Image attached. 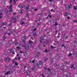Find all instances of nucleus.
Masks as SVG:
<instances>
[{
	"mask_svg": "<svg viewBox=\"0 0 77 77\" xmlns=\"http://www.w3.org/2000/svg\"><path fill=\"white\" fill-rule=\"evenodd\" d=\"M45 53H47L48 52V50H47V49H46L45 50Z\"/></svg>",
	"mask_w": 77,
	"mask_h": 77,
	"instance_id": "26",
	"label": "nucleus"
},
{
	"mask_svg": "<svg viewBox=\"0 0 77 77\" xmlns=\"http://www.w3.org/2000/svg\"><path fill=\"white\" fill-rule=\"evenodd\" d=\"M16 48H17V49H18V50H20V47H19V46L17 47Z\"/></svg>",
	"mask_w": 77,
	"mask_h": 77,
	"instance_id": "39",
	"label": "nucleus"
},
{
	"mask_svg": "<svg viewBox=\"0 0 77 77\" xmlns=\"http://www.w3.org/2000/svg\"><path fill=\"white\" fill-rule=\"evenodd\" d=\"M18 42H17V43H15L14 44V45H15V46H17L18 45Z\"/></svg>",
	"mask_w": 77,
	"mask_h": 77,
	"instance_id": "19",
	"label": "nucleus"
},
{
	"mask_svg": "<svg viewBox=\"0 0 77 77\" xmlns=\"http://www.w3.org/2000/svg\"><path fill=\"white\" fill-rule=\"evenodd\" d=\"M13 2H14L15 5L16 4V2H15V0H13Z\"/></svg>",
	"mask_w": 77,
	"mask_h": 77,
	"instance_id": "38",
	"label": "nucleus"
},
{
	"mask_svg": "<svg viewBox=\"0 0 77 77\" xmlns=\"http://www.w3.org/2000/svg\"><path fill=\"white\" fill-rule=\"evenodd\" d=\"M12 0H10V3H12Z\"/></svg>",
	"mask_w": 77,
	"mask_h": 77,
	"instance_id": "63",
	"label": "nucleus"
},
{
	"mask_svg": "<svg viewBox=\"0 0 77 77\" xmlns=\"http://www.w3.org/2000/svg\"><path fill=\"white\" fill-rule=\"evenodd\" d=\"M44 37H42L40 38V39H41L40 43H42V41H43V40H44Z\"/></svg>",
	"mask_w": 77,
	"mask_h": 77,
	"instance_id": "12",
	"label": "nucleus"
},
{
	"mask_svg": "<svg viewBox=\"0 0 77 77\" xmlns=\"http://www.w3.org/2000/svg\"><path fill=\"white\" fill-rule=\"evenodd\" d=\"M22 47H25L26 50H29V43H27L26 44L24 43L22 45Z\"/></svg>",
	"mask_w": 77,
	"mask_h": 77,
	"instance_id": "2",
	"label": "nucleus"
},
{
	"mask_svg": "<svg viewBox=\"0 0 77 77\" xmlns=\"http://www.w3.org/2000/svg\"><path fill=\"white\" fill-rule=\"evenodd\" d=\"M32 69L33 71H34V70H35V66L33 67L32 68Z\"/></svg>",
	"mask_w": 77,
	"mask_h": 77,
	"instance_id": "18",
	"label": "nucleus"
},
{
	"mask_svg": "<svg viewBox=\"0 0 77 77\" xmlns=\"http://www.w3.org/2000/svg\"><path fill=\"white\" fill-rule=\"evenodd\" d=\"M74 22H75V23H77V21L76 20H74Z\"/></svg>",
	"mask_w": 77,
	"mask_h": 77,
	"instance_id": "58",
	"label": "nucleus"
},
{
	"mask_svg": "<svg viewBox=\"0 0 77 77\" xmlns=\"http://www.w3.org/2000/svg\"><path fill=\"white\" fill-rule=\"evenodd\" d=\"M15 60H13V63H15Z\"/></svg>",
	"mask_w": 77,
	"mask_h": 77,
	"instance_id": "42",
	"label": "nucleus"
},
{
	"mask_svg": "<svg viewBox=\"0 0 77 77\" xmlns=\"http://www.w3.org/2000/svg\"><path fill=\"white\" fill-rule=\"evenodd\" d=\"M53 2L52 0H49L50 2Z\"/></svg>",
	"mask_w": 77,
	"mask_h": 77,
	"instance_id": "61",
	"label": "nucleus"
},
{
	"mask_svg": "<svg viewBox=\"0 0 77 77\" xmlns=\"http://www.w3.org/2000/svg\"><path fill=\"white\" fill-rule=\"evenodd\" d=\"M33 59V58H32L31 60L29 61V63H35V59L32 60Z\"/></svg>",
	"mask_w": 77,
	"mask_h": 77,
	"instance_id": "7",
	"label": "nucleus"
},
{
	"mask_svg": "<svg viewBox=\"0 0 77 77\" xmlns=\"http://www.w3.org/2000/svg\"><path fill=\"white\" fill-rule=\"evenodd\" d=\"M42 77H45V76H44V74H42Z\"/></svg>",
	"mask_w": 77,
	"mask_h": 77,
	"instance_id": "37",
	"label": "nucleus"
},
{
	"mask_svg": "<svg viewBox=\"0 0 77 77\" xmlns=\"http://www.w3.org/2000/svg\"><path fill=\"white\" fill-rule=\"evenodd\" d=\"M2 24H3L4 25H5V23L4 22H2Z\"/></svg>",
	"mask_w": 77,
	"mask_h": 77,
	"instance_id": "35",
	"label": "nucleus"
},
{
	"mask_svg": "<svg viewBox=\"0 0 77 77\" xmlns=\"http://www.w3.org/2000/svg\"><path fill=\"white\" fill-rule=\"evenodd\" d=\"M12 54H15V53L13 51L12 52Z\"/></svg>",
	"mask_w": 77,
	"mask_h": 77,
	"instance_id": "48",
	"label": "nucleus"
},
{
	"mask_svg": "<svg viewBox=\"0 0 77 77\" xmlns=\"http://www.w3.org/2000/svg\"><path fill=\"white\" fill-rule=\"evenodd\" d=\"M65 6L66 10H67V9H70V8H71L70 6L67 5V4H66Z\"/></svg>",
	"mask_w": 77,
	"mask_h": 77,
	"instance_id": "5",
	"label": "nucleus"
},
{
	"mask_svg": "<svg viewBox=\"0 0 77 77\" xmlns=\"http://www.w3.org/2000/svg\"><path fill=\"white\" fill-rule=\"evenodd\" d=\"M56 34H57V32H58V31H57V30L56 31Z\"/></svg>",
	"mask_w": 77,
	"mask_h": 77,
	"instance_id": "54",
	"label": "nucleus"
},
{
	"mask_svg": "<svg viewBox=\"0 0 77 77\" xmlns=\"http://www.w3.org/2000/svg\"><path fill=\"white\" fill-rule=\"evenodd\" d=\"M26 38H27V37L26 36H25V37H23V38H24V39H26Z\"/></svg>",
	"mask_w": 77,
	"mask_h": 77,
	"instance_id": "44",
	"label": "nucleus"
},
{
	"mask_svg": "<svg viewBox=\"0 0 77 77\" xmlns=\"http://www.w3.org/2000/svg\"><path fill=\"white\" fill-rule=\"evenodd\" d=\"M3 39L4 41H5V40L6 39V37L5 36H4L3 37Z\"/></svg>",
	"mask_w": 77,
	"mask_h": 77,
	"instance_id": "30",
	"label": "nucleus"
},
{
	"mask_svg": "<svg viewBox=\"0 0 77 77\" xmlns=\"http://www.w3.org/2000/svg\"><path fill=\"white\" fill-rule=\"evenodd\" d=\"M61 69L62 71H65V69L63 67H61Z\"/></svg>",
	"mask_w": 77,
	"mask_h": 77,
	"instance_id": "16",
	"label": "nucleus"
},
{
	"mask_svg": "<svg viewBox=\"0 0 77 77\" xmlns=\"http://www.w3.org/2000/svg\"><path fill=\"white\" fill-rule=\"evenodd\" d=\"M62 47H64V48H65V44H63L62 45Z\"/></svg>",
	"mask_w": 77,
	"mask_h": 77,
	"instance_id": "28",
	"label": "nucleus"
},
{
	"mask_svg": "<svg viewBox=\"0 0 77 77\" xmlns=\"http://www.w3.org/2000/svg\"><path fill=\"white\" fill-rule=\"evenodd\" d=\"M51 12H53H53H54V11H54L53 10V9H52L51 10Z\"/></svg>",
	"mask_w": 77,
	"mask_h": 77,
	"instance_id": "34",
	"label": "nucleus"
},
{
	"mask_svg": "<svg viewBox=\"0 0 77 77\" xmlns=\"http://www.w3.org/2000/svg\"><path fill=\"white\" fill-rule=\"evenodd\" d=\"M74 67V66H73V65H72L70 67V68H72Z\"/></svg>",
	"mask_w": 77,
	"mask_h": 77,
	"instance_id": "41",
	"label": "nucleus"
},
{
	"mask_svg": "<svg viewBox=\"0 0 77 77\" xmlns=\"http://www.w3.org/2000/svg\"><path fill=\"white\" fill-rule=\"evenodd\" d=\"M12 50H13V49H12V48H11V49H10V50L8 49L7 50V51L6 52L9 53V51H10V53H11V52L12 51Z\"/></svg>",
	"mask_w": 77,
	"mask_h": 77,
	"instance_id": "8",
	"label": "nucleus"
},
{
	"mask_svg": "<svg viewBox=\"0 0 77 77\" xmlns=\"http://www.w3.org/2000/svg\"><path fill=\"white\" fill-rule=\"evenodd\" d=\"M20 53H24V52H22L21 51H20Z\"/></svg>",
	"mask_w": 77,
	"mask_h": 77,
	"instance_id": "32",
	"label": "nucleus"
},
{
	"mask_svg": "<svg viewBox=\"0 0 77 77\" xmlns=\"http://www.w3.org/2000/svg\"><path fill=\"white\" fill-rule=\"evenodd\" d=\"M65 35H66V34H64V36L63 37V38H64V39H65V38H68V36H66V38H65Z\"/></svg>",
	"mask_w": 77,
	"mask_h": 77,
	"instance_id": "15",
	"label": "nucleus"
},
{
	"mask_svg": "<svg viewBox=\"0 0 77 77\" xmlns=\"http://www.w3.org/2000/svg\"><path fill=\"white\" fill-rule=\"evenodd\" d=\"M8 9H10V12H12V5H11L8 8Z\"/></svg>",
	"mask_w": 77,
	"mask_h": 77,
	"instance_id": "6",
	"label": "nucleus"
},
{
	"mask_svg": "<svg viewBox=\"0 0 77 77\" xmlns=\"http://www.w3.org/2000/svg\"><path fill=\"white\" fill-rule=\"evenodd\" d=\"M12 20H14L13 23H15V20H16V18H13L12 20H10V22H11Z\"/></svg>",
	"mask_w": 77,
	"mask_h": 77,
	"instance_id": "10",
	"label": "nucleus"
},
{
	"mask_svg": "<svg viewBox=\"0 0 77 77\" xmlns=\"http://www.w3.org/2000/svg\"><path fill=\"white\" fill-rule=\"evenodd\" d=\"M38 48H39V50H40V46H38Z\"/></svg>",
	"mask_w": 77,
	"mask_h": 77,
	"instance_id": "53",
	"label": "nucleus"
},
{
	"mask_svg": "<svg viewBox=\"0 0 77 77\" xmlns=\"http://www.w3.org/2000/svg\"><path fill=\"white\" fill-rule=\"evenodd\" d=\"M22 42H25V40H22Z\"/></svg>",
	"mask_w": 77,
	"mask_h": 77,
	"instance_id": "60",
	"label": "nucleus"
},
{
	"mask_svg": "<svg viewBox=\"0 0 77 77\" xmlns=\"http://www.w3.org/2000/svg\"><path fill=\"white\" fill-rule=\"evenodd\" d=\"M35 11H37V9H35L34 10Z\"/></svg>",
	"mask_w": 77,
	"mask_h": 77,
	"instance_id": "59",
	"label": "nucleus"
},
{
	"mask_svg": "<svg viewBox=\"0 0 77 77\" xmlns=\"http://www.w3.org/2000/svg\"><path fill=\"white\" fill-rule=\"evenodd\" d=\"M13 15H16V13L15 12H14L13 13Z\"/></svg>",
	"mask_w": 77,
	"mask_h": 77,
	"instance_id": "36",
	"label": "nucleus"
},
{
	"mask_svg": "<svg viewBox=\"0 0 77 77\" xmlns=\"http://www.w3.org/2000/svg\"><path fill=\"white\" fill-rule=\"evenodd\" d=\"M58 25V23H55V24L54 25L55 26H56Z\"/></svg>",
	"mask_w": 77,
	"mask_h": 77,
	"instance_id": "31",
	"label": "nucleus"
},
{
	"mask_svg": "<svg viewBox=\"0 0 77 77\" xmlns=\"http://www.w3.org/2000/svg\"><path fill=\"white\" fill-rule=\"evenodd\" d=\"M14 63L15 65H16V66H18V63L17 62H15Z\"/></svg>",
	"mask_w": 77,
	"mask_h": 77,
	"instance_id": "23",
	"label": "nucleus"
},
{
	"mask_svg": "<svg viewBox=\"0 0 77 77\" xmlns=\"http://www.w3.org/2000/svg\"><path fill=\"white\" fill-rule=\"evenodd\" d=\"M10 30H11V29L9 28L8 29V30H9L10 32H11V31H10Z\"/></svg>",
	"mask_w": 77,
	"mask_h": 77,
	"instance_id": "57",
	"label": "nucleus"
},
{
	"mask_svg": "<svg viewBox=\"0 0 77 77\" xmlns=\"http://www.w3.org/2000/svg\"><path fill=\"white\" fill-rule=\"evenodd\" d=\"M56 67H60V66L59 65H57L56 66H55Z\"/></svg>",
	"mask_w": 77,
	"mask_h": 77,
	"instance_id": "33",
	"label": "nucleus"
},
{
	"mask_svg": "<svg viewBox=\"0 0 77 77\" xmlns=\"http://www.w3.org/2000/svg\"><path fill=\"white\" fill-rule=\"evenodd\" d=\"M5 62H9L10 61V60H11V58L9 57H8L7 58H5Z\"/></svg>",
	"mask_w": 77,
	"mask_h": 77,
	"instance_id": "4",
	"label": "nucleus"
},
{
	"mask_svg": "<svg viewBox=\"0 0 77 77\" xmlns=\"http://www.w3.org/2000/svg\"><path fill=\"white\" fill-rule=\"evenodd\" d=\"M72 56V54H69V56Z\"/></svg>",
	"mask_w": 77,
	"mask_h": 77,
	"instance_id": "46",
	"label": "nucleus"
},
{
	"mask_svg": "<svg viewBox=\"0 0 77 77\" xmlns=\"http://www.w3.org/2000/svg\"><path fill=\"white\" fill-rule=\"evenodd\" d=\"M37 34L36 32H34L33 33V35L34 36V37H35L36 36Z\"/></svg>",
	"mask_w": 77,
	"mask_h": 77,
	"instance_id": "17",
	"label": "nucleus"
},
{
	"mask_svg": "<svg viewBox=\"0 0 77 77\" xmlns=\"http://www.w3.org/2000/svg\"><path fill=\"white\" fill-rule=\"evenodd\" d=\"M64 17H67L68 15V14L67 13V12L66 11V13H64Z\"/></svg>",
	"mask_w": 77,
	"mask_h": 77,
	"instance_id": "13",
	"label": "nucleus"
},
{
	"mask_svg": "<svg viewBox=\"0 0 77 77\" xmlns=\"http://www.w3.org/2000/svg\"><path fill=\"white\" fill-rule=\"evenodd\" d=\"M36 28H35V29H33V31H36Z\"/></svg>",
	"mask_w": 77,
	"mask_h": 77,
	"instance_id": "49",
	"label": "nucleus"
},
{
	"mask_svg": "<svg viewBox=\"0 0 77 77\" xmlns=\"http://www.w3.org/2000/svg\"><path fill=\"white\" fill-rule=\"evenodd\" d=\"M2 16H0V19H2Z\"/></svg>",
	"mask_w": 77,
	"mask_h": 77,
	"instance_id": "56",
	"label": "nucleus"
},
{
	"mask_svg": "<svg viewBox=\"0 0 77 77\" xmlns=\"http://www.w3.org/2000/svg\"><path fill=\"white\" fill-rule=\"evenodd\" d=\"M30 71L29 70H27L26 71V72H25V73L27 74V75H29V73H30Z\"/></svg>",
	"mask_w": 77,
	"mask_h": 77,
	"instance_id": "9",
	"label": "nucleus"
},
{
	"mask_svg": "<svg viewBox=\"0 0 77 77\" xmlns=\"http://www.w3.org/2000/svg\"><path fill=\"white\" fill-rule=\"evenodd\" d=\"M37 54H40V52H37Z\"/></svg>",
	"mask_w": 77,
	"mask_h": 77,
	"instance_id": "52",
	"label": "nucleus"
},
{
	"mask_svg": "<svg viewBox=\"0 0 77 77\" xmlns=\"http://www.w3.org/2000/svg\"><path fill=\"white\" fill-rule=\"evenodd\" d=\"M2 12H1L0 14V16H2Z\"/></svg>",
	"mask_w": 77,
	"mask_h": 77,
	"instance_id": "50",
	"label": "nucleus"
},
{
	"mask_svg": "<svg viewBox=\"0 0 77 77\" xmlns=\"http://www.w3.org/2000/svg\"><path fill=\"white\" fill-rule=\"evenodd\" d=\"M48 60V59H45V62H46V61H47V60Z\"/></svg>",
	"mask_w": 77,
	"mask_h": 77,
	"instance_id": "45",
	"label": "nucleus"
},
{
	"mask_svg": "<svg viewBox=\"0 0 77 77\" xmlns=\"http://www.w3.org/2000/svg\"><path fill=\"white\" fill-rule=\"evenodd\" d=\"M18 60H20V57H19L18 58Z\"/></svg>",
	"mask_w": 77,
	"mask_h": 77,
	"instance_id": "64",
	"label": "nucleus"
},
{
	"mask_svg": "<svg viewBox=\"0 0 77 77\" xmlns=\"http://www.w3.org/2000/svg\"><path fill=\"white\" fill-rule=\"evenodd\" d=\"M73 9L74 10H76L77 9V7L75 6H74L73 7Z\"/></svg>",
	"mask_w": 77,
	"mask_h": 77,
	"instance_id": "21",
	"label": "nucleus"
},
{
	"mask_svg": "<svg viewBox=\"0 0 77 77\" xmlns=\"http://www.w3.org/2000/svg\"><path fill=\"white\" fill-rule=\"evenodd\" d=\"M19 8H24L25 9H26V12H28V9H29V7H30V5H27V6L26 7L25 5H23V6H21V5H20L18 6Z\"/></svg>",
	"mask_w": 77,
	"mask_h": 77,
	"instance_id": "1",
	"label": "nucleus"
},
{
	"mask_svg": "<svg viewBox=\"0 0 77 77\" xmlns=\"http://www.w3.org/2000/svg\"><path fill=\"white\" fill-rule=\"evenodd\" d=\"M13 42H14L13 41H12V40H10L9 41V45H12V44H13Z\"/></svg>",
	"mask_w": 77,
	"mask_h": 77,
	"instance_id": "11",
	"label": "nucleus"
},
{
	"mask_svg": "<svg viewBox=\"0 0 77 77\" xmlns=\"http://www.w3.org/2000/svg\"><path fill=\"white\" fill-rule=\"evenodd\" d=\"M19 13H21L22 14H23V11H22V10L20 11H19Z\"/></svg>",
	"mask_w": 77,
	"mask_h": 77,
	"instance_id": "29",
	"label": "nucleus"
},
{
	"mask_svg": "<svg viewBox=\"0 0 77 77\" xmlns=\"http://www.w3.org/2000/svg\"><path fill=\"white\" fill-rule=\"evenodd\" d=\"M14 59H15V60H17V57H15Z\"/></svg>",
	"mask_w": 77,
	"mask_h": 77,
	"instance_id": "62",
	"label": "nucleus"
},
{
	"mask_svg": "<svg viewBox=\"0 0 77 77\" xmlns=\"http://www.w3.org/2000/svg\"><path fill=\"white\" fill-rule=\"evenodd\" d=\"M26 17L27 18H28L29 17V14H27L26 15Z\"/></svg>",
	"mask_w": 77,
	"mask_h": 77,
	"instance_id": "25",
	"label": "nucleus"
},
{
	"mask_svg": "<svg viewBox=\"0 0 77 77\" xmlns=\"http://www.w3.org/2000/svg\"><path fill=\"white\" fill-rule=\"evenodd\" d=\"M11 73V72L8 71L5 74V75H8V74H10Z\"/></svg>",
	"mask_w": 77,
	"mask_h": 77,
	"instance_id": "14",
	"label": "nucleus"
},
{
	"mask_svg": "<svg viewBox=\"0 0 77 77\" xmlns=\"http://www.w3.org/2000/svg\"><path fill=\"white\" fill-rule=\"evenodd\" d=\"M48 17H50V18H51V16L50 15H48Z\"/></svg>",
	"mask_w": 77,
	"mask_h": 77,
	"instance_id": "51",
	"label": "nucleus"
},
{
	"mask_svg": "<svg viewBox=\"0 0 77 77\" xmlns=\"http://www.w3.org/2000/svg\"><path fill=\"white\" fill-rule=\"evenodd\" d=\"M29 43L30 44H32V43H33V42H32L31 40H29Z\"/></svg>",
	"mask_w": 77,
	"mask_h": 77,
	"instance_id": "20",
	"label": "nucleus"
},
{
	"mask_svg": "<svg viewBox=\"0 0 77 77\" xmlns=\"http://www.w3.org/2000/svg\"><path fill=\"white\" fill-rule=\"evenodd\" d=\"M24 22H23L22 23H21L20 24L21 25H23V24H24Z\"/></svg>",
	"mask_w": 77,
	"mask_h": 77,
	"instance_id": "27",
	"label": "nucleus"
},
{
	"mask_svg": "<svg viewBox=\"0 0 77 77\" xmlns=\"http://www.w3.org/2000/svg\"><path fill=\"white\" fill-rule=\"evenodd\" d=\"M8 26H12V24H9Z\"/></svg>",
	"mask_w": 77,
	"mask_h": 77,
	"instance_id": "43",
	"label": "nucleus"
},
{
	"mask_svg": "<svg viewBox=\"0 0 77 77\" xmlns=\"http://www.w3.org/2000/svg\"><path fill=\"white\" fill-rule=\"evenodd\" d=\"M38 15H42V14H38Z\"/></svg>",
	"mask_w": 77,
	"mask_h": 77,
	"instance_id": "55",
	"label": "nucleus"
},
{
	"mask_svg": "<svg viewBox=\"0 0 77 77\" xmlns=\"http://www.w3.org/2000/svg\"><path fill=\"white\" fill-rule=\"evenodd\" d=\"M45 71H46V70H48V71H51V70L49 68H48V69H45Z\"/></svg>",
	"mask_w": 77,
	"mask_h": 77,
	"instance_id": "22",
	"label": "nucleus"
},
{
	"mask_svg": "<svg viewBox=\"0 0 77 77\" xmlns=\"http://www.w3.org/2000/svg\"><path fill=\"white\" fill-rule=\"evenodd\" d=\"M37 66V67L38 68V69H39V65H41L42 66L43 65V63L42 62V61H40L39 62V63H37L36 64Z\"/></svg>",
	"mask_w": 77,
	"mask_h": 77,
	"instance_id": "3",
	"label": "nucleus"
},
{
	"mask_svg": "<svg viewBox=\"0 0 77 77\" xmlns=\"http://www.w3.org/2000/svg\"><path fill=\"white\" fill-rule=\"evenodd\" d=\"M67 19L68 20V19H70V17H69L68 16V17H67Z\"/></svg>",
	"mask_w": 77,
	"mask_h": 77,
	"instance_id": "40",
	"label": "nucleus"
},
{
	"mask_svg": "<svg viewBox=\"0 0 77 77\" xmlns=\"http://www.w3.org/2000/svg\"><path fill=\"white\" fill-rule=\"evenodd\" d=\"M64 63H65V64H67V61H65Z\"/></svg>",
	"mask_w": 77,
	"mask_h": 77,
	"instance_id": "47",
	"label": "nucleus"
},
{
	"mask_svg": "<svg viewBox=\"0 0 77 77\" xmlns=\"http://www.w3.org/2000/svg\"><path fill=\"white\" fill-rule=\"evenodd\" d=\"M51 48L52 49H53V48H56V47L54 46H51Z\"/></svg>",
	"mask_w": 77,
	"mask_h": 77,
	"instance_id": "24",
	"label": "nucleus"
}]
</instances>
